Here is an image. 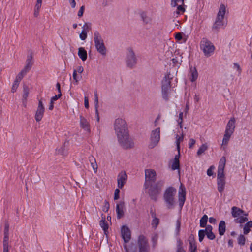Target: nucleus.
Segmentation results:
<instances>
[{"instance_id":"338daca9","label":"nucleus","mask_w":252,"mask_h":252,"mask_svg":"<svg viewBox=\"0 0 252 252\" xmlns=\"http://www.w3.org/2000/svg\"><path fill=\"white\" fill-rule=\"evenodd\" d=\"M213 167L211 166L207 171V175L211 176L213 175V172L212 170Z\"/></svg>"},{"instance_id":"393cba45","label":"nucleus","mask_w":252,"mask_h":252,"mask_svg":"<svg viewBox=\"0 0 252 252\" xmlns=\"http://www.w3.org/2000/svg\"><path fill=\"white\" fill-rule=\"evenodd\" d=\"M244 213V211L243 210L237 207L233 206L231 208L232 216L234 218H238V217L241 216Z\"/></svg>"},{"instance_id":"bf43d9fd","label":"nucleus","mask_w":252,"mask_h":252,"mask_svg":"<svg viewBox=\"0 0 252 252\" xmlns=\"http://www.w3.org/2000/svg\"><path fill=\"white\" fill-rule=\"evenodd\" d=\"M61 95L62 94H58L55 95V96L51 97L50 101L54 102V101H56L59 99L61 96Z\"/></svg>"},{"instance_id":"774afa93","label":"nucleus","mask_w":252,"mask_h":252,"mask_svg":"<svg viewBox=\"0 0 252 252\" xmlns=\"http://www.w3.org/2000/svg\"><path fill=\"white\" fill-rule=\"evenodd\" d=\"M175 37V39H176L178 40H181L183 38L182 34V33L179 32L176 34Z\"/></svg>"},{"instance_id":"3c124183","label":"nucleus","mask_w":252,"mask_h":252,"mask_svg":"<svg viewBox=\"0 0 252 252\" xmlns=\"http://www.w3.org/2000/svg\"><path fill=\"white\" fill-rule=\"evenodd\" d=\"M184 0H171V5L173 7H176L177 6V3L181 2L182 4L184 3Z\"/></svg>"},{"instance_id":"9b49d317","label":"nucleus","mask_w":252,"mask_h":252,"mask_svg":"<svg viewBox=\"0 0 252 252\" xmlns=\"http://www.w3.org/2000/svg\"><path fill=\"white\" fill-rule=\"evenodd\" d=\"M44 112L45 108L43 104L42 103V100L40 99L38 101L37 109L35 115V119L36 122H39L42 120L44 115Z\"/></svg>"},{"instance_id":"0eeeda50","label":"nucleus","mask_w":252,"mask_h":252,"mask_svg":"<svg viewBox=\"0 0 252 252\" xmlns=\"http://www.w3.org/2000/svg\"><path fill=\"white\" fill-rule=\"evenodd\" d=\"M200 47L206 57H209L215 50V47L213 44L206 38H203L200 44Z\"/></svg>"},{"instance_id":"c756f323","label":"nucleus","mask_w":252,"mask_h":252,"mask_svg":"<svg viewBox=\"0 0 252 252\" xmlns=\"http://www.w3.org/2000/svg\"><path fill=\"white\" fill-rule=\"evenodd\" d=\"M56 153L63 156L67 155V150L66 148V142H64L60 148L56 149Z\"/></svg>"},{"instance_id":"bb28decb","label":"nucleus","mask_w":252,"mask_h":252,"mask_svg":"<svg viewBox=\"0 0 252 252\" xmlns=\"http://www.w3.org/2000/svg\"><path fill=\"white\" fill-rule=\"evenodd\" d=\"M89 160L90 162V164L94 170V173H96L97 171V164L96 162V160L94 156L90 155L89 158Z\"/></svg>"},{"instance_id":"8fccbe9b","label":"nucleus","mask_w":252,"mask_h":252,"mask_svg":"<svg viewBox=\"0 0 252 252\" xmlns=\"http://www.w3.org/2000/svg\"><path fill=\"white\" fill-rule=\"evenodd\" d=\"M109 209V203L107 200L104 201V205L103 207V211L104 212H107Z\"/></svg>"},{"instance_id":"20e7f679","label":"nucleus","mask_w":252,"mask_h":252,"mask_svg":"<svg viewBox=\"0 0 252 252\" xmlns=\"http://www.w3.org/2000/svg\"><path fill=\"white\" fill-rule=\"evenodd\" d=\"M176 193V189L173 187H169L165 189L163 194V199L168 209L174 208Z\"/></svg>"},{"instance_id":"b1692460","label":"nucleus","mask_w":252,"mask_h":252,"mask_svg":"<svg viewBox=\"0 0 252 252\" xmlns=\"http://www.w3.org/2000/svg\"><path fill=\"white\" fill-rule=\"evenodd\" d=\"M186 199V191L185 189H184L181 188V186L180 188V190L179 191V205L182 207L184 205Z\"/></svg>"},{"instance_id":"13d9d810","label":"nucleus","mask_w":252,"mask_h":252,"mask_svg":"<svg viewBox=\"0 0 252 252\" xmlns=\"http://www.w3.org/2000/svg\"><path fill=\"white\" fill-rule=\"evenodd\" d=\"M205 235H206V232L203 229H201L198 232V237L204 238Z\"/></svg>"},{"instance_id":"37998d69","label":"nucleus","mask_w":252,"mask_h":252,"mask_svg":"<svg viewBox=\"0 0 252 252\" xmlns=\"http://www.w3.org/2000/svg\"><path fill=\"white\" fill-rule=\"evenodd\" d=\"M20 82L15 80L11 88V92L14 93L16 91Z\"/></svg>"},{"instance_id":"39448f33","label":"nucleus","mask_w":252,"mask_h":252,"mask_svg":"<svg viewBox=\"0 0 252 252\" xmlns=\"http://www.w3.org/2000/svg\"><path fill=\"white\" fill-rule=\"evenodd\" d=\"M236 120L234 117L231 118L227 123L222 139V144L227 145L229 139L235 131Z\"/></svg>"},{"instance_id":"412c9836","label":"nucleus","mask_w":252,"mask_h":252,"mask_svg":"<svg viewBox=\"0 0 252 252\" xmlns=\"http://www.w3.org/2000/svg\"><path fill=\"white\" fill-rule=\"evenodd\" d=\"M80 124L81 128L87 131H90V124L87 119L83 116H80Z\"/></svg>"},{"instance_id":"cd10ccee","label":"nucleus","mask_w":252,"mask_h":252,"mask_svg":"<svg viewBox=\"0 0 252 252\" xmlns=\"http://www.w3.org/2000/svg\"><path fill=\"white\" fill-rule=\"evenodd\" d=\"M102 216H103V214L102 215ZM99 225L103 230L104 233L106 234V232L107 231V230L108 229V224L105 220V216H102V219L99 221Z\"/></svg>"},{"instance_id":"680f3d73","label":"nucleus","mask_w":252,"mask_h":252,"mask_svg":"<svg viewBox=\"0 0 252 252\" xmlns=\"http://www.w3.org/2000/svg\"><path fill=\"white\" fill-rule=\"evenodd\" d=\"M98 105H97V104H95V114L96 115L97 121V122H99V114H98Z\"/></svg>"},{"instance_id":"4468645a","label":"nucleus","mask_w":252,"mask_h":252,"mask_svg":"<svg viewBox=\"0 0 252 252\" xmlns=\"http://www.w3.org/2000/svg\"><path fill=\"white\" fill-rule=\"evenodd\" d=\"M225 180L224 175L217 174V189L220 193H222L224 189Z\"/></svg>"},{"instance_id":"603ef678","label":"nucleus","mask_w":252,"mask_h":252,"mask_svg":"<svg viewBox=\"0 0 252 252\" xmlns=\"http://www.w3.org/2000/svg\"><path fill=\"white\" fill-rule=\"evenodd\" d=\"M119 193H120V190L119 189H116L115 190L114 192V199L118 200L120 196H119Z\"/></svg>"},{"instance_id":"aec40b11","label":"nucleus","mask_w":252,"mask_h":252,"mask_svg":"<svg viewBox=\"0 0 252 252\" xmlns=\"http://www.w3.org/2000/svg\"><path fill=\"white\" fill-rule=\"evenodd\" d=\"M188 241L189 242V252H196L197 245L194 236L192 235L189 237Z\"/></svg>"},{"instance_id":"6e6552de","label":"nucleus","mask_w":252,"mask_h":252,"mask_svg":"<svg viewBox=\"0 0 252 252\" xmlns=\"http://www.w3.org/2000/svg\"><path fill=\"white\" fill-rule=\"evenodd\" d=\"M126 62L127 66L132 68L137 63V59L135 53L132 49H129L126 55Z\"/></svg>"},{"instance_id":"4be33fe9","label":"nucleus","mask_w":252,"mask_h":252,"mask_svg":"<svg viewBox=\"0 0 252 252\" xmlns=\"http://www.w3.org/2000/svg\"><path fill=\"white\" fill-rule=\"evenodd\" d=\"M226 159L225 157H222L219 162V164L218 169V174L219 175L224 174V169L225 166Z\"/></svg>"},{"instance_id":"2f4dec72","label":"nucleus","mask_w":252,"mask_h":252,"mask_svg":"<svg viewBox=\"0 0 252 252\" xmlns=\"http://www.w3.org/2000/svg\"><path fill=\"white\" fill-rule=\"evenodd\" d=\"M252 227V220L247 222L243 228L244 234L247 235L250 231V228Z\"/></svg>"},{"instance_id":"79ce46f5","label":"nucleus","mask_w":252,"mask_h":252,"mask_svg":"<svg viewBox=\"0 0 252 252\" xmlns=\"http://www.w3.org/2000/svg\"><path fill=\"white\" fill-rule=\"evenodd\" d=\"M180 162L179 161L174 160L172 164V169L175 170L179 169Z\"/></svg>"},{"instance_id":"e2e57ef3","label":"nucleus","mask_w":252,"mask_h":252,"mask_svg":"<svg viewBox=\"0 0 252 252\" xmlns=\"http://www.w3.org/2000/svg\"><path fill=\"white\" fill-rule=\"evenodd\" d=\"M195 143V140L192 138L190 139L189 142V148H192Z\"/></svg>"},{"instance_id":"4c0bfd02","label":"nucleus","mask_w":252,"mask_h":252,"mask_svg":"<svg viewBox=\"0 0 252 252\" xmlns=\"http://www.w3.org/2000/svg\"><path fill=\"white\" fill-rule=\"evenodd\" d=\"M27 72L22 70L20 72L18 73V74L16 76L15 80L19 82H20L21 80L22 79L23 77L27 74Z\"/></svg>"},{"instance_id":"c03bdc74","label":"nucleus","mask_w":252,"mask_h":252,"mask_svg":"<svg viewBox=\"0 0 252 252\" xmlns=\"http://www.w3.org/2000/svg\"><path fill=\"white\" fill-rule=\"evenodd\" d=\"M182 243L181 241H179L177 245V249L176 252H186L185 250L182 247Z\"/></svg>"},{"instance_id":"a18cd8bd","label":"nucleus","mask_w":252,"mask_h":252,"mask_svg":"<svg viewBox=\"0 0 252 252\" xmlns=\"http://www.w3.org/2000/svg\"><path fill=\"white\" fill-rule=\"evenodd\" d=\"M158 235L157 234H155L152 238V241L153 242V247H155L157 245V241L158 240Z\"/></svg>"},{"instance_id":"de8ad7c7","label":"nucleus","mask_w":252,"mask_h":252,"mask_svg":"<svg viewBox=\"0 0 252 252\" xmlns=\"http://www.w3.org/2000/svg\"><path fill=\"white\" fill-rule=\"evenodd\" d=\"M8 241H9V235H4L3 241V246H8Z\"/></svg>"},{"instance_id":"a878e982","label":"nucleus","mask_w":252,"mask_h":252,"mask_svg":"<svg viewBox=\"0 0 252 252\" xmlns=\"http://www.w3.org/2000/svg\"><path fill=\"white\" fill-rule=\"evenodd\" d=\"M78 55L83 61H86L87 59V51L83 47L78 48Z\"/></svg>"},{"instance_id":"7ed1b4c3","label":"nucleus","mask_w":252,"mask_h":252,"mask_svg":"<svg viewBox=\"0 0 252 252\" xmlns=\"http://www.w3.org/2000/svg\"><path fill=\"white\" fill-rule=\"evenodd\" d=\"M173 77L170 72L166 73L161 81V95L166 101L169 100V94L171 92V80Z\"/></svg>"},{"instance_id":"5701e85b","label":"nucleus","mask_w":252,"mask_h":252,"mask_svg":"<svg viewBox=\"0 0 252 252\" xmlns=\"http://www.w3.org/2000/svg\"><path fill=\"white\" fill-rule=\"evenodd\" d=\"M189 73L190 80L191 82H194L198 78V74L197 71L195 67L192 66L189 67Z\"/></svg>"},{"instance_id":"9d476101","label":"nucleus","mask_w":252,"mask_h":252,"mask_svg":"<svg viewBox=\"0 0 252 252\" xmlns=\"http://www.w3.org/2000/svg\"><path fill=\"white\" fill-rule=\"evenodd\" d=\"M138 246L139 248V252H149V247L148 243V240L143 235L139 236L138 239Z\"/></svg>"},{"instance_id":"473e14b6","label":"nucleus","mask_w":252,"mask_h":252,"mask_svg":"<svg viewBox=\"0 0 252 252\" xmlns=\"http://www.w3.org/2000/svg\"><path fill=\"white\" fill-rule=\"evenodd\" d=\"M208 218L207 215H204L200 220V226L204 227L206 226Z\"/></svg>"},{"instance_id":"09e8293b","label":"nucleus","mask_w":252,"mask_h":252,"mask_svg":"<svg viewBox=\"0 0 252 252\" xmlns=\"http://www.w3.org/2000/svg\"><path fill=\"white\" fill-rule=\"evenodd\" d=\"M207 237L211 240H213L215 238V234L212 232V231H210V232H206Z\"/></svg>"},{"instance_id":"2eb2a0df","label":"nucleus","mask_w":252,"mask_h":252,"mask_svg":"<svg viewBox=\"0 0 252 252\" xmlns=\"http://www.w3.org/2000/svg\"><path fill=\"white\" fill-rule=\"evenodd\" d=\"M127 180V175L125 171H121L117 177L118 187L120 189H122L124 185L126 183Z\"/></svg>"},{"instance_id":"e433bc0d","label":"nucleus","mask_w":252,"mask_h":252,"mask_svg":"<svg viewBox=\"0 0 252 252\" xmlns=\"http://www.w3.org/2000/svg\"><path fill=\"white\" fill-rule=\"evenodd\" d=\"M238 244L240 246H244L246 242V238L244 235L241 234L237 239Z\"/></svg>"},{"instance_id":"f257e3e1","label":"nucleus","mask_w":252,"mask_h":252,"mask_svg":"<svg viewBox=\"0 0 252 252\" xmlns=\"http://www.w3.org/2000/svg\"><path fill=\"white\" fill-rule=\"evenodd\" d=\"M114 129L120 144L124 149L133 147L134 143L129 138L127 126L124 119L118 118L115 120Z\"/></svg>"},{"instance_id":"72a5a7b5","label":"nucleus","mask_w":252,"mask_h":252,"mask_svg":"<svg viewBox=\"0 0 252 252\" xmlns=\"http://www.w3.org/2000/svg\"><path fill=\"white\" fill-rule=\"evenodd\" d=\"M248 220L247 217L241 216L234 219L236 223H243Z\"/></svg>"},{"instance_id":"864d4df0","label":"nucleus","mask_w":252,"mask_h":252,"mask_svg":"<svg viewBox=\"0 0 252 252\" xmlns=\"http://www.w3.org/2000/svg\"><path fill=\"white\" fill-rule=\"evenodd\" d=\"M87 37V33L84 32H81V33L79 35V37L82 40H85Z\"/></svg>"},{"instance_id":"6ab92c4d","label":"nucleus","mask_w":252,"mask_h":252,"mask_svg":"<svg viewBox=\"0 0 252 252\" xmlns=\"http://www.w3.org/2000/svg\"><path fill=\"white\" fill-rule=\"evenodd\" d=\"M32 58V56L31 54L27 56V58L26 61V65L24 68L22 69L27 73L31 70L33 64Z\"/></svg>"},{"instance_id":"7c9ffc66","label":"nucleus","mask_w":252,"mask_h":252,"mask_svg":"<svg viewBox=\"0 0 252 252\" xmlns=\"http://www.w3.org/2000/svg\"><path fill=\"white\" fill-rule=\"evenodd\" d=\"M218 229L219 234L220 236L223 235L226 230L225 222L224 220H221L220 222Z\"/></svg>"},{"instance_id":"f8f14e48","label":"nucleus","mask_w":252,"mask_h":252,"mask_svg":"<svg viewBox=\"0 0 252 252\" xmlns=\"http://www.w3.org/2000/svg\"><path fill=\"white\" fill-rule=\"evenodd\" d=\"M145 181L144 184L146 182L148 183H155L156 180V173L155 170L152 169H146L145 171Z\"/></svg>"},{"instance_id":"0e129e2a","label":"nucleus","mask_w":252,"mask_h":252,"mask_svg":"<svg viewBox=\"0 0 252 252\" xmlns=\"http://www.w3.org/2000/svg\"><path fill=\"white\" fill-rule=\"evenodd\" d=\"M206 227L205 229H203L204 230H205V231L206 232H210V231H212V229H213V228H212V226L210 225H206Z\"/></svg>"},{"instance_id":"c85d7f7f","label":"nucleus","mask_w":252,"mask_h":252,"mask_svg":"<svg viewBox=\"0 0 252 252\" xmlns=\"http://www.w3.org/2000/svg\"><path fill=\"white\" fill-rule=\"evenodd\" d=\"M226 12V7L224 4H221L220 5L219 12L217 16L220 17L221 19H224Z\"/></svg>"},{"instance_id":"c9c22d12","label":"nucleus","mask_w":252,"mask_h":252,"mask_svg":"<svg viewBox=\"0 0 252 252\" xmlns=\"http://www.w3.org/2000/svg\"><path fill=\"white\" fill-rule=\"evenodd\" d=\"M29 94V87L26 85H23V94L22 95V99H27Z\"/></svg>"},{"instance_id":"f704fd0d","label":"nucleus","mask_w":252,"mask_h":252,"mask_svg":"<svg viewBox=\"0 0 252 252\" xmlns=\"http://www.w3.org/2000/svg\"><path fill=\"white\" fill-rule=\"evenodd\" d=\"M208 149V145L206 143L203 144L199 147V149L197 152V154L198 156L201 155L202 153H203L207 149Z\"/></svg>"},{"instance_id":"1a4fd4ad","label":"nucleus","mask_w":252,"mask_h":252,"mask_svg":"<svg viewBox=\"0 0 252 252\" xmlns=\"http://www.w3.org/2000/svg\"><path fill=\"white\" fill-rule=\"evenodd\" d=\"M151 143L149 147L153 148L155 147L160 140V128H157L151 132L150 136Z\"/></svg>"},{"instance_id":"052dcab7","label":"nucleus","mask_w":252,"mask_h":252,"mask_svg":"<svg viewBox=\"0 0 252 252\" xmlns=\"http://www.w3.org/2000/svg\"><path fill=\"white\" fill-rule=\"evenodd\" d=\"M185 8L182 5H179L177 6V10L176 12L177 14H180V11L184 12L185 11Z\"/></svg>"},{"instance_id":"ea45409f","label":"nucleus","mask_w":252,"mask_h":252,"mask_svg":"<svg viewBox=\"0 0 252 252\" xmlns=\"http://www.w3.org/2000/svg\"><path fill=\"white\" fill-rule=\"evenodd\" d=\"M159 222V219L157 217H155V218H153L151 224L153 227L156 228L158 225Z\"/></svg>"},{"instance_id":"ddd939ff","label":"nucleus","mask_w":252,"mask_h":252,"mask_svg":"<svg viewBox=\"0 0 252 252\" xmlns=\"http://www.w3.org/2000/svg\"><path fill=\"white\" fill-rule=\"evenodd\" d=\"M121 233L124 242L128 243L131 239V231L129 228L126 225L123 226L121 228Z\"/></svg>"},{"instance_id":"69168bd1","label":"nucleus","mask_w":252,"mask_h":252,"mask_svg":"<svg viewBox=\"0 0 252 252\" xmlns=\"http://www.w3.org/2000/svg\"><path fill=\"white\" fill-rule=\"evenodd\" d=\"M84 105H85V107L86 108H89V100H88V97L87 96H85V98H84Z\"/></svg>"},{"instance_id":"49530a36","label":"nucleus","mask_w":252,"mask_h":252,"mask_svg":"<svg viewBox=\"0 0 252 252\" xmlns=\"http://www.w3.org/2000/svg\"><path fill=\"white\" fill-rule=\"evenodd\" d=\"M184 135L182 133L181 136L178 135H176V144H180V142L183 140Z\"/></svg>"},{"instance_id":"6e6d98bb","label":"nucleus","mask_w":252,"mask_h":252,"mask_svg":"<svg viewBox=\"0 0 252 252\" xmlns=\"http://www.w3.org/2000/svg\"><path fill=\"white\" fill-rule=\"evenodd\" d=\"M9 224L7 223L5 224L4 235H9Z\"/></svg>"},{"instance_id":"58836bf2","label":"nucleus","mask_w":252,"mask_h":252,"mask_svg":"<svg viewBox=\"0 0 252 252\" xmlns=\"http://www.w3.org/2000/svg\"><path fill=\"white\" fill-rule=\"evenodd\" d=\"M82 28V32H84L87 33L88 32H89V31L91 29V23H85Z\"/></svg>"},{"instance_id":"a19ab883","label":"nucleus","mask_w":252,"mask_h":252,"mask_svg":"<svg viewBox=\"0 0 252 252\" xmlns=\"http://www.w3.org/2000/svg\"><path fill=\"white\" fill-rule=\"evenodd\" d=\"M124 247L126 252H135V248L133 246L128 247L126 245H124Z\"/></svg>"},{"instance_id":"423d86ee","label":"nucleus","mask_w":252,"mask_h":252,"mask_svg":"<svg viewBox=\"0 0 252 252\" xmlns=\"http://www.w3.org/2000/svg\"><path fill=\"white\" fill-rule=\"evenodd\" d=\"M94 43L97 51L102 56L106 54V48L105 46L102 36L98 31L94 32Z\"/></svg>"},{"instance_id":"5fc2aeb1","label":"nucleus","mask_w":252,"mask_h":252,"mask_svg":"<svg viewBox=\"0 0 252 252\" xmlns=\"http://www.w3.org/2000/svg\"><path fill=\"white\" fill-rule=\"evenodd\" d=\"M84 9H85V6H82L78 12V17H81L82 16L83 14V13H84Z\"/></svg>"},{"instance_id":"dca6fc26","label":"nucleus","mask_w":252,"mask_h":252,"mask_svg":"<svg viewBox=\"0 0 252 252\" xmlns=\"http://www.w3.org/2000/svg\"><path fill=\"white\" fill-rule=\"evenodd\" d=\"M125 202L123 201H120L116 205V211L117 218L120 219L124 216Z\"/></svg>"},{"instance_id":"4d7b16f0","label":"nucleus","mask_w":252,"mask_h":252,"mask_svg":"<svg viewBox=\"0 0 252 252\" xmlns=\"http://www.w3.org/2000/svg\"><path fill=\"white\" fill-rule=\"evenodd\" d=\"M233 65H234V67L236 68L237 69V70H238L239 74H241V72H242V69H241V67L239 65V64L237 63H233Z\"/></svg>"},{"instance_id":"a211bd4d","label":"nucleus","mask_w":252,"mask_h":252,"mask_svg":"<svg viewBox=\"0 0 252 252\" xmlns=\"http://www.w3.org/2000/svg\"><path fill=\"white\" fill-rule=\"evenodd\" d=\"M141 20L142 21L144 25L151 24L152 18L148 15L146 12L142 11L139 13Z\"/></svg>"},{"instance_id":"f03ea898","label":"nucleus","mask_w":252,"mask_h":252,"mask_svg":"<svg viewBox=\"0 0 252 252\" xmlns=\"http://www.w3.org/2000/svg\"><path fill=\"white\" fill-rule=\"evenodd\" d=\"M165 182L160 180L157 182L144 184V188L147 189V193L150 199L154 201H157L164 187Z\"/></svg>"},{"instance_id":"f3484780","label":"nucleus","mask_w":252,"mask_h":252,"mask_svg":"<svg viewBox=\"0 0 252 252\" xmlns=\"http://www.w3.org/2000/svg\"><path fill=\"white\" fill-rule=\"evenodd\" d=\"M223 20L224 19H221L220 17L217 16L212 26V30L218 32L219 29L224 25Z\"/></svg>"}]
</instances>
